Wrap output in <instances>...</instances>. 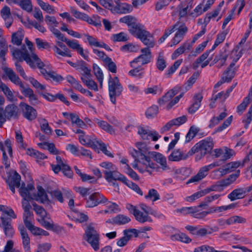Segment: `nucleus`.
Listing matches in <instances>:
<instances>
[{
	"label": "nucleus",
	"mask_w": 252,
	"mask_h": 252,
	"mask_svg": "<svg viewBox=\"0 0 252 252\" xmlns=\"http://www.w3.org/2000/svg\"><path fill=\"white\" fill-rule=\"evenodd\" d=\"M23 221L25 226L32 223V220L33 218V213L30 210L24 211Z\"/></svg>",
	"instance_id": "49"
},
{
	"label": "nucleus",
	"mask_w": 252,
	"mask_h": 252,
	"mask_svg": "<svg viewBox=\"0 0 252 252\" xmlns=\"http://www.w3.org/2000/svg\"><path fill=\"white\" fill-rule=\"evenodd\" d=\"M84 238L95 251L99 249V235L92 224H89L86 227Z\"/></svg>",
	"instance_id": "4"
},
{
	"label": "nucleus",
	"mask_w": 252,
	"mask_h": 252,
	"mask_svg": "<svg viewBox=\"0 0 252 252\" xmlns=\"http://www.w3.org/2000/svg\"><path fill=\"white\" fill-rule=\"evenodd\" d=\"M104 168L103 172L104 174L105 179L110 182L112 180L115 181L121 179L122 174L117 171L116 166L110 162H103L100 164Z\"/></svg>",
	"instance_id": "6"
},
{
	"label": "nucleus",
	"mask_w": 252,
	"mask_h": 252,
	"mask_svg": "<svg viewBox=\"0 0 252 252\" xmlns=\"http://www.w3.org/2000/svg\"><path fill=\"white\" fill-rule=\"evenodd\" d=\"M208 175V172L204 167L201 168L196 175L192 177L187 182L188 184L191 183L198 182L205 178Z\"/></svg>",
	"instance_id": "28"
},
{
	"label": "nucleus",
	"mask_w": 252,
	"mask_h": 252,
	"mask_svg": "<svg viewBox=\"0 0 252 252\" xmlns=\"http://www.w3.org/2000/svg\"><path fill=\"white\" fill-rule=\"evenodd\" d=\"M156 66L160 71H163L166 67V63L162 53L160 52L157 59Z\"/></svg>",
	"instance_id": "41"
},
{
	"label": "nucleus",
	"mask_w": 252,
	"mask_h": 252,
	"mask_svg": "<svg viewBox=\"0 0 252 252\" xmlns=\"http://www.w3.org/2000/svg\"><path fill=\"white\" fill-rule=\"evenodd\" d=\"M24 10L30 12L32 10V5L31 0H18L16 3Z\"/></svg>",
	"instance_id": "36"
},
{
	"label": "nucleus",
	"mask_w": 252,
	"mask_h": 252,
	"mask_svg": "<svg viewBox=\"0 0 252 252\" xmlns=\"http://www.w3.org/2000/svg\"><path fill=\"white\" fill-rule=\"evenodd\" d=\"M24 35L20 32H17L12 34L11 37V42L17 46L21 45Z\"/></svg>",
	"instance_id": "40"
},
{
	"label": "nucleus",
	"mask_w": 252,
	"mask_h": 252,
	"mask_svg": "<svg viewBox=\"0 0 252 252\" xmlns=\"http://www.w3.org/2000/svg\"><path fill=\"white\" fill-rule=\"evenodd\" d=\"M19 106L22 109L24 117L27 120L32 121L36 118V111L32 107L24 102H21Z\"/></svg>",
	"instance_id": "11"
},
{
	"label": "nucleus",
	"mask_w": 252,
	"mask_h": 252,
	"mask_svg": "<svg viewBox=\"0 0 252 252\" xmlns=\"http://www.w3.org/2000/svg\"><path fill=\"white\" fill-rule=\"evenodd\" d=\"M8 47L11 51L12 56L17 60L16 61L22 62L23 61H25L32 68L36 67L32 59V55L36 54L34 53L31 54L25 45H22L20 49L16 48L11 45H9Z\"/></svg>",
	"instance_id": "2"
},
{
	"label": "nucleus",
	"mask_w": 252,
	"mask_h": 252,
	"mask_svg": "<svg viewBox=\"0 0 252 252\" xmlns=\"http://www.w3.org/2000/svg\"><path fill=\"white\" fill-rule=\"evenodd\" d=\"M246 192V190H244V189H236L233 190L230 194L227 196L228 198L231 201L242 198L243 195Z\"/></svg>",
	"instance_id": "29"
},
{
	"label": "nucleus",
	"mask_w": 252,
	"mask_h": 252,
	"mask_svg": "<svg viewBox=\"0 0 252 252\" xmlns=\"http://www.w3.org/2000/svg\"><path fill=\"white\" fill-rule=\"evenodd\" d=\"M133 68V69L130 70L128 72V74L132 76H136L139 77H141L143 75V72H140V71L142 70L143 68L141 66H137L134 64V67H132Z\"/></svg>",
	"instance_id": "52"
},
{
	"label": "nucleus",
	"mask_w": 252,
	"mask_h": 252,
	"mask_svg": "<svg viewBox=\"0 0 252 252\" xmlns=\"http://www.w3.org/2000/svg\"><path fill=\"white\" fill-rule=\"evenodd\" d=\"M138 38L141 40L144 45L147 46L146 48H149V49L154 47L155 45L153 36L147 31L144 32V33Z\"/></svg>",
	"instance_id": "20"
},
{
	"label": "nucleus",
	"mask_w": 252,
	"mask_h": 252,
	"mask_svg": "<svg viewBox=\"0 0 252 252\" xmlns=\"http://www.w3.org/2000/svg\"><path fill=\"white\" fill-rule=\"evenodd\" d=\"M213 147V139L211 137H207L197 143L189 151V154L190 155H193L195 153L200 152L199 154L196 156V159L199 160L207 154L210 153Z\"/></svg>",
	"instance_id": "1"
},
{
	"label": "nucleus",
	"mask_w": 252,
	"mask_h": 252,
	"mask_svg": "<svg viewBox=\"0 0 252 252\" xmlns=\"http://www.w3.org/2000/svg\"><path fill=\"white\" fill-rule=\"evenodd\" d=\"M199 130L197 127L191 126L186 136L185 142L188 143L190 141L196 136Z\"/></svg>",
	"instance_id": "43"
},
{
	"label": "nucleus",
	"mask_w": 252,
	"mask_h": 252,
	"mask_svg": "<svg viewBox=\"0 0 252 252\" xmlns=\"http://www.w3.org/2000/svg\"><path fill=\"white\" fill-rule=\"evenodd\" d=\"M194 252H214V249L207 245H203L194 249Z\"/></svg>",
	"instance_id": "64"
},
{
	"label": "nucleus",
	"mask_w": 252,
	"mask_h": 252,
	"mask_svg": "<svg viewBox=\"0 0 252 252\" xmlns=\"http://www.w3.org/2000/svg\"><path fill=\"white\" fill-rule=\"evenodd\" d=\"M203 96L201 94H197L194 96V103L189 108L188 112L190 114L194 113L200 107Z\"/></svg>",
	"instance_id": "27"
},
{
	"label": "nucleus",
	"mask_w": 252,
	"mask_h": 252,
	"mask_svg": "<svg viewBox=\"0 0 252 252\" xmlns=\"http://www.w3.org/2000/svg\"><path fill=\"white\" fill-rule=\"evenodd\" d=\"M96 144H97L100 146V149L101 151L107 156L113 158V155L111 153V152L107 150V148L106 145L102 142L101 140L96 141Z\"/></svg>",
	"instance_id": "61"
},
{
	"label": "nucleus",
	"mask_w": 252,
	"mask_h": 252,
	"mask_svg": "<svg viewBox=\"0 0 252 252\" xmlns=\"http://www.w3.org/2000/svg\"><path fill=\"white\" fill-rule=\"evenodd\" d=\"M94 121L97 123L98 126L103 130L111 134L115 133L114 129L107 122L104 121H99L98 119H95Z\"/></svg>",
	"instance_id": "32"
},
{
	"label": "nucleus",
	"mask_w": 252,
	"mask_h": 252,
	"mask_svg": "<svg viewBox=\"0 0 252 252\" xmlns=\"http://www.w3.org/2000/svg\"><path fill=\"white\" fill-rule=\"evenodd\" d=\"M0 219L1 221V226L5 236L9 238L13 237L15 233L14 229L12 225V220L10 218L6 217L4 215H2Z\"/></svg>",
	"instance_id": "10"
},
{
	"label": "nucleus",
	"mask_w": 252,
	"mask_h": 252,
	"mask_svg": "<svg viewBox=\"0 0 252 252\" xmlns=\"http://www.w3.org/2000/svg\"><path fill=\"white\" fill-rule=\"evenodd\" d=\"M91 77L87 76L81 77V80L89 89L97 91L98 87L97 84L93 80L91 79Z\"/></svg>",
	"instance_id": "33"
},
{
	"label": "nucleus",
	"mask_w": 252,
	"mask_h": 252,
	"mask_svg": "<svg viewBox=\"0 0 252 252\" xmlns=\"http://www.w3.org/2000/svg\"><path fill=\"white\" fill-rule=\"evenodd\" d=\"M158 111V107L156 105H153L147 110L145 114L147 118L151 119L155 117L157 115Z\"/></svg>",
	"instance_id": "47"
},
{
	"label": "nucleus",
	"mask_w": 252,
	"mask_h": 252,
	"mask_svg": "<svg viewBox=\"0 0 252 252\" xmlns=\"http://www.w3.org/2000/svg\"><path fill=\"white\" fill-rule=\"evenodd\" d=\"M80 69L83 71V76L91 77V69L86 66V63L84 61H81L80 62Z\"/></svg>",
	"instance_id": "55"
},
{
	"label": "nucleus",
	"mask_w": 252,
	"mask_h": 252,
	"mask_svg": "<svg viewBox=\"0 0 252 252\" xmlns=\"http://www.w3.org/2000/svg\"><path fill=\"white\" fill-rule=\"evenodd\" d=\"M171 238L172 240H178L186 243H189L191 241V239L186 234L183 233L172 235Z\"/></svg>",
	"instance_id": "39"
},
{
	"label": "nucleus",
	"mask_w": 252,
	"mask_h": 252,
	"mask_svg": "<svg viewBox=\"0 0 252 252\" xmlns=\"http://www.w3.org/2000/svg\"><path fill=\"white\" fill-rule=\"evenodd\" d=\"M233 67H230V64L226 68L223 74V76L221 78V80L226 82H229L234 78L235 74L236 68H233Z\"/></svg>",
	"instance_id": "30"
},
{
	"label": "nucleus",
	"mask_w": 252,
	"mask_h": 252,
	"mask_svg": "<svg viewBox=\"0 0 252 252\" xmlns=\"http://www.w3.org/2000/svg\"><path fill=\"white\" fill-rule=\"evenodd\" d=\"M57 164L51 165L52 170L55 173H58L61 170L62 171L63 175L68 178H71L73 176V172L70 166L65 164L61 157L56 156Z\"/></svg>",
	"instance_id": "8"
},
{
	"label": "nucleus",
	"mask_w": 252,
	"mask_h": 252,
	"mask_svg": "<svg viewBox=\"0 0 252 252\" xmlns=\"http://www.w3.org/2000/svg\"><path fill=\"white\" fill-rule=\"evenodd\" d=\"M240 165L241 163L239 161L230 162L220 168V172L222 175H225L233 171L235 169L240 166Z\"/></svg>",
	"instance_id": "23"
},
{
	"label": "nucleus",
	"mask_w": 252,
	"mask_h": 252,
	"mask_svg": "<svg viewBox=\"0 0 252 252\" xmlns=\"http://www.w3.org/2000/svg\"><path fill=\"white\" fill-rule=\"evenodd\" d=\"M129 32L133 35L139 38L146 31L144 29V26L135 21L129 27Z\"/></svg>",
	"instance_id": "19"
},
{
	"label": "nucleus",
	"mask_w": 252,
	"mask_h": 252,
	"mask_svg": "<svg viewBox=\"0 0 252 252\" xmlns=\"http://www.w3.org/2000/svg\"><path fill=\"white\" fill-rule=\"evenodd\" d=\"M119 181L122 182L124 184L126 185L128 188L134 190L138 194L140 195H143V192L139 187V186L133 183L132 182L128 180L125 176L123 175L121 176V179H119Z\"/></svg>",
	"instance_id": "24"
},
{
	"label": "nucleus",
	"mask_w": 252,
	"mask_h": 252,
	"mask_svg": "<svg viewBox=\"0 0 252 252\" xmlns=\"http://www.w3.org/2000/svg\"><path fill=\"white\" fill-rule=\"evenodd\" d=\"M129 217L123 214H119L113 218V221L115 224L124 225L130 221Z\"/></svg>",
	"instance_id": "34"
},
{
	"label": "nucleus",
	"mask_w": 252,
	"mask_h": 252,
	"mask_svg": "<svg viewBox=\"0 0 252 252\" xmlns=\"http://www.w3.org/2000/svg\"><path fill=\"white\" fill-rule=\"evenodd\" d=\"M221 195L220 194H211L210 195L207 196L204 198V201L198 205V207L201 208L208 206L209 203L218 199Z\"/></svg>",
	"instance_id": "38"
},
{
	"label": "nucleus",
	"mask_w": 252,
	"mask_h": 252,
	"mask_svg": "<svg viewBox=\"0 0 252 252\" xmlns=\"http://www.w3.org/2000/svg\"><path fill=\"white\" fill-rule=\"evenodd\" d=\"M85 200L86 207L88 208H93L108 201V199L103 194L98 192L92 193L88 198H85Z\"/></svg>",
	"instance_id": "7"
},
{
	"label": "nucleus",
	"mask_w": 252,
	"mask_h": 252,
	"mask_svg": "<svg viewBox=\"0 0 252 252\" xmlns=\"http://www.w3.org/2000/svg\"><path fill=\"white\" fill-rule=\"evenodd\" d=\"M140 206L141 209L148 215L151 214L158 218L162 216V214H158L156 211L153 210L151 207L144 204H141Z\"/></svg>",
	"instance_id": "46"
},
{
	"label": "nucleus",
	"mask_w": 252,
	"mask_h": 252,
	"mask_svg": "<svg viewBox=\"0 0 252 252\" xmlns=\"http://www.w3.org/2000/svg\"><path fill=\"white\" fill-rule=\"evenodd\" d=\"M32 59L34 63L36 64L37 67L40 69L41 73L44 76L45 78L47 80L49 75L51 71H47L46 69L43 67L44 66V64L41 62L40 59L36 55H33L32 56Z\"/></svg>",
	"instance_id": "26"
},
{
	"label": "nucleus",
	"mask_w": 252,
	"mask_h": 252,
	"mask_svg": "<svg viewBox=\"0 0 252 252\" xmlns=\"http://www.w3.org/2000/svg\"><path fill=\"white\" fill-rule=\"evenodd\" d=\"M151 156L158 163L163 170H169L170 167L167 165L166 158L161 154L156 152H152Z\"/></svg>",
	"instance_id": "17"
},
{
	"label": "nucleus",
	"mask_w": 252,
	"mask_h": 252,
	"mask_svg": "<svg viewBox=\"0 0 252 252\" xmlns=\"http://www.w3.org/2000/svg\"><path fill=\"white\" fill-rule=\"evenodd\" d=\"M141 54L130 62L131 67H134V64L140 63L142 65L151 62L152 53L149 48H144L140 50Z\"/></svg>",
	"instance_id": "9"
},
{
	"label": "nucleus",
	"mask_w": 252,
	"mask_h": 252,
	"mask_svg": "<svg viewBox=\"0 0 252 252\" xmlns=\"http://www.w3.org/2000/svg\"><path fill=\"white\" fill-rule=\"evenodd\" d=\"M128 39L127 35L124 32L113 35V41L114 42H125Z\"/></svg>",
	"instance_id": "48"
},
{
	"label": "nucleus",
	"mask_w": 252,
	"mask_h": 252,
	"mask_svg": "<svg viewBox=\"0 0 252 252\" xmlns=\"http://www.w3.org/2000/svg\"><path fill=\"white\" fill-rule=\"evenodd\" d=\"M191 155H189V152L186 155H184L183 153L180 151V150H174L169 156L168 159L171 161H179L182 159H186L189 156Z\"/></svg>",
	"instance_id": "25"
},
{
	"label": "nucleus",
	"mask_w": 252,
	"mask_h": 252,
	"mask_svg": "<svg viewBox=\"0 0 252 252\" xmlns=\"http://www.w3.org/2000/svg\"><path fill=\"white\" fill-rule=\"evenodd\" d=\"M135 219L139 222L144 223L146 221L152 222V219L147 214H144L142 212L137 210L134 214Z\"/></svg>",
	"instance_id": "35"
},
{
	"label": "nucleus",
	"mask_w": 252,
	"mask_h": 252,
	"mask_svg": "<svg viewBox=\"0 0 252 252\" xmlns=\"http://www.w3.org/2000/svg\"><path fill=\"white\" fill-rule=\"evenodd\" d=\"M187 121V117L185 115L172 119L161 128L160 132L164 133L165 131L169 130L173 126H180L185 123Z\"/></svg>",
	"instance_id": "13"
},
{
	"label": "nucleus",
	"mask_w": 252,
	"mask_h": 252,
	"mask_svg": "<svg viewBox=\"0 0 252 252\" xmlns=\"http://www.w3.org/2000/svg\"><path fill=\"white\" fill-rule=\"evenodd\" d=\"M26 227L28 228L34 235H41V228L35 226L32 223L26 226Z\"/></svg>",
	"instance_id": "62"
},
{
	"label": "nucleus",
	"mask_w": 252,
	"mask_h": 252,
	"mask_svg": "<svg viewBox=\"0 0 252 252\" xmlns=\"http://www.w3.org/2000/svg\"><path fill=\"white\" fill-rule=\"evenodd\" d=\"M19 115V108L16 105L12 104L8 105L4 109V115L7 120L17 118Z\"/></svg>",
	"instance_id": "15"
},
{
	"label": "nucleus",
	"mask_w": 252,
	"mask_h": 252,
	"mask_svg": "<svg viewBox=\"0 0 252 252\" xmlns=\"http://www.w3.org/2000/svg\"><path fill=\"white\" fill-rule=\"evenodd\" d=\"M103 63L104 65L109 71L112 73H116L117 65L110 57L105 58Z\"/></svg>",
	"instance_id": "37"
},
{
	"label": "nucleus",
	"mask_w": 252,
	"mask_h": 252,
	"mask_svg": "<svg viewBox=\"0 0 252 252\" xmlns=\"http://www.w3.org/2000/svg\"><path fill=\"white\" fill-rule=\"evenodd\" d=\"M2 69L11 82L19 86L21 93L25 97H28L33 93V91L30 87L24 85L20 78L12 68L4 66L2 67Z\"/></svg>",
	"instance_id": "3"
},
{
	"label": "nucleus",
	"mask_w": 252,
	"mask_h": 252,
	"mask_svg": "<svg viewBox=\"0 0 252 252\" xmlns=\"http://www.w3.org/2000/svg\"><path fill=\"white\" fill-rule=\"evenodd\" d=\"M37 189L38 190L37 194L33 193V200L40 201L42 203L49 202L48 195L44 189L41 186H38Z\"/></svg>",
	"instance_id": "21"
},
{
	"label": "nucleus",
	"mask_w": 252,
	"mask_h": 252,
	"mask_svg": "<svg viewBox=\"0 0 252 252\" xmlns=\"http://www.w3.org/2000/svg\"><path fill=\"white\" fill-rule=\"evenodd\" d=\"M227 33V32H223L218 34L215 43L212 49H210V51H213L220 44L224 41Z\"/></svg>",
	"instance_id": "51"
},
{
	"label": "nucleus",
	"mask_w": 252,
	"mask_h": 252,
	"mask_svg": "<svg viewBox=\"0 0 252 252\" xmlns=\"http://www.w3.org/2000/svg\"><path fill=\"white\" fill-rule=\"evenodd\" d=\"M136 21V19L131 15L125 16L119 20L120 23L126 24L128 27H130Z\"/></svg>",
	"instance_id": "53"
},
{
	"label": "nucleus",
	"mask_w": 252,
	"mask_h": 252,
	"mask_svg": "<svg viewBox=\"0 0 252 252\" xmlns=\"http://www.w3.org/2000/svg\"><path fill=\"white\" fill-rule=\"evenodd\" d=\"M108 89L110 100L114 104H115L116 97L120 96L123 90V88L119 82L118 77L116 76L112 78L110 75Z\"/></svg>",
	"instance_id": "5"
},
{
	"label": "nucleus",
	"mask_w": 252,
	"mask_h": 252,
	"mask_svg": "<svg viewBox=\"0 0 252 252\" xmlns=\"http://www.w3.org/2000/svg\"><path fill=\"white\" fill-rule=\"evenodd\" d=\"M198 206L197 207H183L181 209V212L184 215L191 214L194 215L198 212Z\"/></svg>",
	"instance_id": "59"
},
{
	"label": "nucleus",
	"mask_w": 252,
	"mask_h": 252,
	"mask_svg": "<svg viewBox=\"0 0 252 252\" xmlns=\"http://www.w3.org/2000/svg\"><path fill=\"white\" fill-rule=\"evenodd\" d=\"M181 88L176 87L168 91L161 98L158 100L159 104L161 106L169 102L172 97L177 94L181 90Z\"/></svg>",
	"instance_id": "16"
},
{
	"label": "nucleus",
	"mask_w": 252,
	"mask_h": 252,
	"mask_svg": "<svg viewBox=\"0 0 252 252\" xmlns=\"http://www.w3.org/2000/svg\"><path fill=\"white\" fill-rule=\"evenodd\" d=\"M63 42L73 50H76L86 60L89 61V56L84 53V49L76 40H70L65 37Z\"/></svg>",
	"instance_id": "14"
},
{
	"label": "nucleus",
	"mask_w": 252,
	"mask_h": 252,
	"mask_svg": "<svg viewBox=\"0 0 252 252\" xmlns=\"http://www.w3.org/2000/svg\"><path fill=\"white\" fill-rule=\"evenodd\" d=\"M37 2L43 10L47 11L49 13H55L54 9L49 3H46L41 0H37Z\"/></svg>",
	"instance_id": "50"
},
{
	"label": "nucleus",
	"mask_w": 252,
	"mask_h": 252,
	"mask_svg": "<svg viewBox=\"0 0 252 252\" xmlns=\"http://www.w3.org/2000/svg\"><path fill=\"white\" fill-rule=\"evenodd\" d=\"M175 30H177V31L175 35L182 40L188 32V29L184 24L180 22V25L178 26L177 29H175Z\"/></svg>",
	"instance_id": "44"
},
{
	"label": "nucleus",
	"mask_w": 252,
	"mask_h": 252,
	"mask_svg": "<svg viewBox=\"0 0 252 252\" xmlns=\"http://www.w3.org/2000/svg\"><path fill=\"white\" fill-rule=\"evenodd\" d=\"M246 222V219L239 216H233L227 219L226 224L230 225L234 223H245Z\"/></svg>",
	"instance_id": "42"
},
{
	"label": "nucleus",
	"mask_w": 252,
	"mask_h": 252,
	"mask_svg": "<svg viewBox=\"0 0 252 252\" xmlns=\"http://www.w3.org/2000/svg\"><path fill=\"white\" fill-rule=\"evenodd\" d=\"M235 152L230 149L226 148L225 152L221 157V160L224 161L227 159L230 158L233 156L235 155Z\"/></svg>",
	"instance_id": "63"
},
{
	"label": "nucleus",
	"mask_w": 252,
	"mask_h": 252,
	"mask_svg": "<svg viewBox=\"0 0 252 252\" xmlns=\"http://www.w3.org/2000/svg\"><path fill=\"white\" fill-rule=\"evenodd\" d=\"M28 80L32 84V86L36 89L40 90H44L46 89V86L44 85L40 84L37 80L34 78L30 77L28 78Z\"/></svg>",
	"instance_id": "57"
},
{
	"label": "nucleus",
	"mask_w": 252,
	"mask_h": 252,
	"mask_svg": "<svg viewBox=\"0 0 252 252\" xmlns=\"http://www.w3.org/2000/svg\"><path fill=\"white\" fill-rule=\"evenodd\" d=\"M136 147L140 154L141 160H149V157L147 155L151 156L152 152L149 151L146 144L145 143L138 142L136 144Z\"/></svg>",
	"instance_id": "22"
},
{
	"label": "nucleus",
	"mask_w": 252,
	"mask_h": 252,
	"mask_svg": "<svg viewBox=\"0 0 252 252\" xmlns=\"http://www.w3.org/2000/svg\"><path fill=\"white\" fill-rule=\"evenodd\" d=\"M20 181V175L16 171H15L13 175L6 180V183L8 185L15 186L16 187L20 188L21 187Z\"/></svg>",
	"instance_id": "31"
},
{
	"label": "nucleus",
	"mask_w": 252,
	"mask_h": 252,
	"mask_svg": "<svg viewBox=\"0 0 252 252\" xmlns=\"http://www.w3.org/2000/svg\"><path fill=\"white\" fill-rule=\"evenodd\" d=\"M75 190L77 192H78L80 194V195L84 198L85 199V198H87L86 196L87 195H89L91 193L90 192V189L89 188H85L84 187H75Z\"/></svg>",
	"instance_id": "58"
},
{
	"label": "nucleus",
	"mask_w": 252,
	"mask_h": 252,
	"mask_svg": "<svg viewBox=\"0 0 252 252\" xmlns=\"http://www.w3.org/2000/svg\"><path fill=\"white\" fill-rule=\"evenodd\" d=\"M145 198H149L153 201L158 200L160 198L159 195L158 191L154 189H151L149 190L148 194L145 196Z\"/></svg>",
	"instance_id": "54"
},
{
	"label": "nucleus",
	"mask_w": 252,
	"mask_h": 252,
	"mask_svg": "<svg viewBox=\"0 0 252 252\" xmlns=\"http://www.w3.org/2000/svg\"><path fill=\"white\" fill-rule=\"evenodd\" d=\"M40 126L41 130L47 135H50L52 133V130L49 126L47 120L42 119L40 121Z\"/></svg>",
	"instance_id": "45"
},
{
	"label": "nucleus",
	"mask_w": 252,
	"mask_h": 252,
	"mask_svg": "<svg viewBox=\"0 0 252 252\" xmlns=\"http://www.w3.org/2000/svg\"><path fill=\"white\" fill-rule=\"evenodd\" d=\"M246 119H244L242 122L245 124V128L247 129L252 120V104L249 108V111L246 114Z\"/></svg>",
	"instance_id": "60"
},
{
	"label": "nucleus",
	"mask_w": 252,
	"mask_h": 252,
	"mask_svg": "<svg viewBox=\"0 0 252 252\" xmlns=\"http://www.w3.org/2000/svg\"><path fill=\"white\" fill-rule=\"evenodd\" d=\"M79 140L80 142L84 145L90 147L94 149H97V146L95 144L96 141H97L94 136H85V135L82 134L79 136Z\"/></svg>",
	"instance_id": "18"
},
{
	"label": "nucleus",
	"mask_w": 252,
	"mask_h": 252,
	"mask_svg": "<svg viewBox=\"0 0 252 252\" xmlns=\"http://www.w3.org/2000/svg\"><path fill=\"white\" fill-rule=\"evenodd\" d=\"M51 79L57 83H60L64 79L62 76L57 74L56 72L53 71H51L50 75H49L47 80H50Z\"/></svg>",
	"instance_id": "56"
},
{
	"label": "nucleus",
	"mask_w": 252,
	"mask_h": 252,
	"mask_svg": "<svg viewBox=\"0 0 252 252\" xmlns=\"http://www.w3.org/2000/svg\"><path fill=\"white\" fill-rule=\"evenodd\" d=\"M35 189L32 184L30 183L25 186L24 183H22L19 188V193L24 200H33V194L32 193Z\"/></svg>",
	"instance_id": "12"
}]
</instances>
